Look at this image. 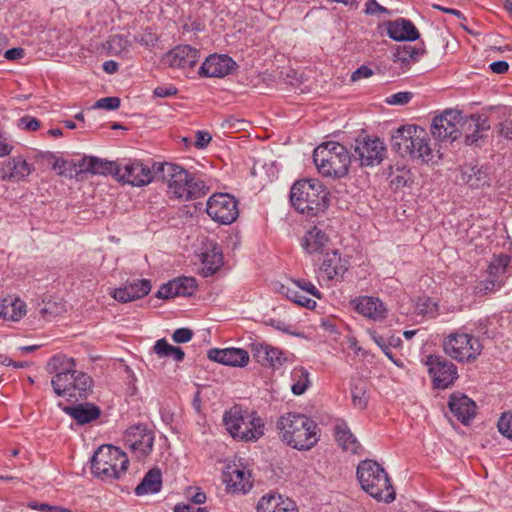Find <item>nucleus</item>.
Masks as SVG:
<instances>
[{"label":"nucleus","instance_id":"nucleus-39","mask_svg":"<svg viewBox=\"0 0 512 512\" xmlns=\"http://www.w3.org/2000/svg\"><path fill=\"white\" fill-rule=\"evenodd\" d=\"M291 391L294 395L304 394L311 386L310 373L303 366H296L290 373Z\"/></svg>","mask_w":512,"mask_h":512},{"label":"nucleus","instance_id":"nucleus-40","mask_svg":"<svg viewBox=\"0 0 512 512\" xmlns=\"http://www.w3.org/2000/svg\"><path fill=\"white\" fill-rule=\"evenodd\" d=\"M26 314V305L20 299L0 301V318L18 321Z\"/></svg>","mask_w":512,"mask_h":512},{"label":"nucleus","instance_id":"nucleus-37","mask_svg":"<svg viewBox=\"0 0 512 512\" xmlns=\"http://www.w3.org/2000/svg\"><path fill=\"white\" fill-rule=\"evenodd\" d=\"M162 487V474L159 469L153 468L149 470L143 477L140 484L135 488L137 496L155 494L161 490Z\"/></svg>","mask_w":512,"mask_h":512},{"label":"nucleus","instance_id":"nucleus-13","mask_svg":"<svg viewBox=\"0 0 512 512\" xmlns=\"http://www.w3.org/2000/svg\"><path fill=\"white\" fill-rule=\"evenodd\" d=\"M353 158L361 167H373L379 165L385 158L386 146L378 137L358 138L354 144Z\"/></svg>","mask_w":512,"mask_h":512},{"label":"nucleus","instance_id":"nucleus-44","mask_svg":"<svg viewBox=\"0 0 512 512\" xmlns=\"http://www.w3.org/2000/svg\"><path fill=\"white\" fill-rule=\"evenodd\" d=\"M415 310L420 315L434 317L437 311V304L428 297H419Z\"/></svg>","mask_w":512,"mask_h":512},{"label":"nucleus","instance_id":"nucleus-61","mask_svg":"<svg viewBox=\"0 0 512 512\" xmlns=\"http://www.w3.org/2000/svg\"><path fill=\"white\" fill-rule=\"evenodd\" d=\"M499 133L506 139H512V119L506 120L500 124Z\"/></svg>","mask_w":512,"mask_h":512},{"label":"nucleus","instance_id":"nucleus-1","mask_svg":"<svg viewBox=\"0 0 512 512\" xmlns=\"http://www.w3.org/2000/svg\"><path fill=\"white\" fill-rule=\"evenodd\" d=\"M75 366V359L64 354H57L49 359L47 371L54 374L51 385L58 396L78 400L87 398L91 393L92 378L87 373L76 370Z\"/></svg>","mask_w":512,"mask_h":512},{"label":"nucleus","instance_id":"nucleus-56","mask_svg":"<svg viewBox=\"0 0 512 512\" xmlns=\"http://www.w3.org/2000/svg\"><path fill=\"white\" fill-rule=\"evenodd\" d=\"M373 75V71L368 66L362 65L359 68H357L352 74H351V81L356 82L360 79L369 78Z\"/></svg>","mask_w":512,"mask_h":512},{"label":"nucleus","instance_id":"nucleus-51","mask_svg":"<svg viewBox=\"0 0 512 512\" xmlns=\"http://www.w3.org/2000/svg\"><path fill=\"white\" fill-rule=\"evenodd\" d=\"M173 346L170 345L164 338L159 339L153 346L154 352L160 357H169Z\"/></svg>","mask_w":512,"mask_h":512},{"label":"nucleus","instance_id":"nucleus-38","mask_svg":"<svg viewBox=\"0 0 512 512\" xmlns=\"http://www.w3.org/2000/svg\"><path fill=\"white\" fill-rule=\"evenodd\" d=\"M425 53L423 45L406 44L397 47L394 53V62L400 63L401 66H409L411 63L417 62Z\"/></svg>","mask_w":512,"mask_h":512},{"label":"nucleus","instance_id":"nucleus-34","mask_svg":"<svg viewBox=\"0 0 512 512\" xmlns=\"http://www.w3.org/2000/svg\"><path fill=\"white\" fill-rule=\"evenodd\" d=\"M335 438L343 450L352 454H357L361 450V445L356 437L351 433L347 423L338 420L334 426Z\"/></svg>","mask_w":512,"mask_h":512},{"label":"nucleus","instance_id":"nucleus-17","mask_svg":"<svg viewBox=\"0 0 512 512\" xmlns=\"http://www.w3.org/2000/svg\"><path fill=\"white\" fill-rule=\"evenodd\" d=\"M223 481L231 493L246 494L252 488L251 473L241 464L228 465Z\"/></svg>","mask_w":512,"mask_h":512},{"label":"nucleus","instance_id":"nucleus-41","mask_svg":"<svg viewBox=\"0 0 512 512\" xmlns=\"http://www.w3.org/2000/svg\"><path fill=\"white\" fill-rule=\"evenodd\" d=\"M283 290L284 294L289 300L301 307L313 309L316 306L315 300L307 297L306 295H303L302 291H300L294 285L292 287H283Z\"/></svg>","mask_w":512,"mask_h":512},{"label":"nucleus","instance_id":"nucleus-54","mask_svg":"<svg viewBox=\"0 0 512 512\" xmlns=\"http://www.w3.org/2000/svg\"><path fill=\"white\" fill-rule=\"evenodd\" d=\"M193 333L188 328H179L172 334V339L176 343H186L191 340Z\"/></svg>","mask_w":512,"mask_h":512},{"label":"nucleus","instance_id":"nucleus-53","mask_svg":"<svg viewBox=\"0 0 512 512\" xmlns=\"http://www.w3.org/2000/svg\"><path fill=\"white\" fill-rule=\"evenodd\" d=\"M18 126L27 131H36L40 127L39 121L31 116H24L19 119Z\"/></svg>","mask_w":512,"mask_h":512},{"label":"nucleus","instance_id":"nucleus-14","mask_svg":"<svg viewBox=\"0 0 512 512\" xmlns=\"http://www.w3.org/2000/svg\"><path fill=\"white\" fill-rule=\"evenodd\" d=\"M206 212L214 221L228 225L239 215L238 202L229 194L217 193L208 199Z\"/></svg>","mask_w":512,"mask_h":512},{"label":"nucleus","instance_id":"nucleus-31","mask_svg":"<svg viewBox=\"0 0 512 512\" xmlns=\"http://www.w3.org/2000/svg\"><path fill=\"white\" fill-rule=\"evenodd\" d=\"M465 129L462 131L466 132L465 143L467 145L476 144L483 137V132L490 129V123L486 116L473 114L465 119Z\"/></svg>","mask_w":512,"mask_h":512},{"label":"nucleus","instance_id":"nucleus-33","mask_svg":"<svg viewBox=\"0 0 512 512\" xmlns=\"http://www.w3.org/2000/svg\"><path fill=\"white\" fill-rule=\"evenodd\" d=\"M63 411L81 425L98 419L101 413L99 407L91 403L66 406L63 408Z\"/></svg>","mask_w":512,"mask_h":512},{"label":"nucleus","instance_id":"nucleus-62","mask_svg":"<svg viewBox=\"0 0 512 512\" xmlns=\"http://www.w3.org/2000/svg\"><path fill=\"white\" fill-rule=\"evenodd\" d=\"M12 146L8 144L7 140L0 135V157L10 154Z\"/></svg>","mask_w":512,"mask_h":512},{"label":"nucleus","instance_id":"nucleus-36","mask_svg":"<svg viewBox=\"0 0 512 512\" xmlns=\"http://www.w3.org/2000/svg\"><path fill=\"white\" fill-rule=\"evenodd\" d=\"M203 275L205 277L216 273L223 265L222 250L217 245H210L202 253Z\"/></svg>","mask_w":512,"mask_h":512},{"label":"nucleus","instance_id":"nucleus-18","mask_svg":"<svg viewBox=\"0 0 512 512\" xmlns=\"http://www.w3.org/2000/svg\"><path fill=\"white\" fill-rule=\"evenodd\" d=\"M200 53L190 45H178L166 53L162 59L163 64L171 68L186 69L197 64Z\"/></svg>","mask_w":512,"mask_h":512},{"label":"nucleus","instance_id":"nucleus-57","mask_svg":"<svg viewBox=\"0 0 512 512\" xmlns=\"http://www.w3.org/2000/svg\"><path fill=\"white\" fill-rule=\"evenodd\" d=\"M212 136L210 133L205 131H197L196 139H195V147L199 149L206 148L208 144L211 142Z\"/></svg>","mask_w":512,"mask_h":512},{"label":"nucleus","instance_id":"nucleus-49","mask_svg":"<svg viewBox=\"0 0 512 512\" xmlns=\"http://www.w3.org/2000/svg\"><path fill=\"white\" fill-rule=\"evenodd\" d=\"M120 106L118 97H104L96 101L94 107L105 110H116Z\"/></svg>","mask_w":512,"mask_h":512},{"label":"nucleus","instance_id":"nucleus-50","mask_svg":"<svg viewBox=\"0 0 512 512\" xmlns=\"http://www.w3.org/2000/svg\"><path fill=\"white\" fill-rule=\"evenodd\" d=\"M364 12L367 15H378L388 14L389 10L384 6L380 5L376 0H368L365 4Z\"/></svg>","mask_w":512,"mask_h":512},{"label":"nucleus","instance_id":"nucleus-30","mask_svg":"<svg viewBox=\"0 0 512 512\" xmlns=\"http://www.w3.org/2000/svg\"><path fill=\"white\" fill-rule=\"evenodd\" d=\"M461 181L473 189L488 186L490 174L487 168L476 164H465L461 167Z\"/></svg>","mask_w":512,"mask_h":512},{"label":"nucleus","instance_id":"nucleus-24","mask_svg":"<svg viewBox=\"0 0 512 512\" xmlns=\"http://www.w3.org/2000/svg\"><path fill=\"white\" fill-rule=\"evenodd\" d=\"M257 512H298L293 500L279 493H267L257 503Z\"/></svg>","mask_w":512,"mask_h":512},{"label":"nucleus","instance_id":"nucleus-3","mask_svg":"<svg viewBox=\"0 0 512 512\" xmlns=\"http://www.w3.org/2000/svg\"><path fill=\"white\" fill-rule=\"evenodd\" d=\"M276 427L281 441L299 451L312 449L320 438L318 424L302 413L288 412L281 415Z\"/></svg>","mask_w":512,"mask_h":512},{"label":"nucleus","instance_id":"nucleus-32","mask_svg":"<svg viewBox=\"0 0 512 512\" xmlns=\"http://www.w3.org/2000/svg\"><path fill=\"white\" fill-rule=\"evenodd\" d=\"M31 172V165L23 157H14L1 168V177L13 182H19L29 176Z\"/></svg>","mask_w":512,"mask_h":512},{"label":"nucleus","instance_id":"nucleus-59","mask_svg":"<svg viewBox=\"0 0 512 512\" xmlns=\"http://www.w3.org/2000/svg\"><path fill=\"white\" fill-rule=\"evenodd\" d=\"M489 67L492 72H494L496 74H503L508 71L509 64L506 61L500 60V61L492 62L489 65Z\"/></svg>","mask_w":512,"mask_h":512},{"label":"nucleus","instance_id":"nucleus-9","mask_svg":"<svg viewBox=\"0 0 512 512\" xmlns=\"http://www.w3.org/2000/svg\"><path fill=\"white\" fill-rule=\"evenodd\" d=\"M328 192L315 179H304L293 184L290 192L292 205L302 214L315 216L327 207Z\"/></svg>","mask_w":512,"mask_h":512},{"label":"nucleus","instance_id":"nucleus-11","mask_svg":"<svg viewBox=\"0 0 512 512\" xmlns=\"http://www.w3.org/2000/svg\"><path fill=\"white\" fill-rule=\"evenodd\" d=\"M445 353L458 362H470L475 360L482 350L477 338L464 332L449 334L443 341Z\"/></svg>","mask_w":512,"mask_h":512},{"label":"nucleus","instance_id":"nucleus-6","mask_svg":"<svg viewBox=\"0 0 512 512\" xmlns=\"http://www.w3.org/2000/svg\"><path fill=\"white\" fill-rule=\"evenodd\" d=\"M222 422L228 434L239 441H257L264 435V420L256 412H248L238 405L224 412Z\"/></svg>","mask_w":512,"mask_h":512},{"label":"nucleus","instance_id":"nucleus-26","mask_svg":"<svg viewBox=\"0 0 512 512\" xmlns=\"http://www.w3.org/2000/svg\"><path fill=\"white\" fill-rule=\"evenodd\" d=\"M387 34L395 41H415L420 36L415 25L405 18L390 21L387 26Z\"/></svg>","mask_w":512,"mask_h":512},{"label":"nucleus","instance_id":"nucleus-28","mask_svg":"<svg viewBox=\"0 0 512 512\" xmlns=\"http://www.w3.org/2000/svg\"><path fill=\"white\" fill-rule=\"evenodd\" d=\"M329 242L328 235L319 229L313 227L309 229L301 239V247L308 255L322 254Z\"/></svg>","mask_w":512,"mask_h":512},{"label":"nucleus","instance_id":"nucleus-23","mask_svg":"<svg viewBox=\"0 0 512 512\" xmlns=\"http://www.w3.org/2000/svg\"><path fill=\"white\" fill-rule=\"evenodd\" d=\"M351 303L354 309L366 318L379 321L386 317L387 309L379 298L360 296L355 298Z\"/></svg>","mask_w":512,"mask_h":512},{"label":"nucleus","instance_id":"nucleus-63","mask_svg":"<svg viewBox=\"0 0 512 512\" xmlns=\"http://www.w3.org/2000/svg\"><path fill=\"white\" fill-rule=\"evenodd\" d=\"M118 68V63L113 60L105 61L103 63V70L109 74L115 73L118 70Z\"/></svg>","mask_w":512,"mask_h":512},{"label":"nucleus","instance_id":"nucleus-4","mask_svg":"<svg viewBox=\"0 0 512 512\" xmlns=\"http://www.w3.org/2000/svg\"><path fill=\"white\" fill-rule=\"evenodd\" d=\"M159 170L171 198L188 201L200 198L208 191V186L200 177H196L179 165L164 163Z\"/></svg>","mask_w":512,"mask_h":512},{"label":"nucleus","instance_id":"nucleus-25","mask_svg":"<svg viewBox=\"0 0 512 512\" xmlns=\"http://www.w3.org/2000/svg\"><path fill=\"white\" fill-rule=\"evenodd\" d=\"M151 290L150 281L146 279L137 280L126 284L123 287L114 289L111 296L121 303H127L136 299L143 298Z\"/></svg>","mask_w":512,"mask_h":512},{"label":"nucleus","instance_id":"nucleus-21","mask_svg":"<svg viewBox=\"0 0 512 512\" xmlns=\"http://www.w3.org/2000/svg\"><path fill=\"white\" fill-rule=\"evenodd\" d=\"M235 61L228 55H210L200 67V75L205 77H224L234 68Z\"/></svg>","mask_w":512,"mask_h":512},{"label":"nucleus","instance_id":"nucleus-46","mask_svg":"<svg viewBox=\"0 0 512 512\" xmlns=\"http://www.w3.org/2000/svg\"><path fill=\"white\" fill-rule=\"evenodd\" d=\"M497 427L502 435L512 440V411L501 416Z\"/></svg>","mask_w":512,"mask_h":512},{"label":"nucleus","instance_id":"nucleus-15","mask_svg":"<svg viewBox=\"0 0 512 512\" xmlns=\"http://www.w3.org/2000/svg\"><path fill=\"white\" fill-rule=\"evenodd\" d=\"M425 366L435 388L446 389L457 379V367L442 356L429 355L426 358Z\"/></svg>","mask_w":512,"mask_h":512},{"label":"nucleus","instance_id":"nucleus-35","mask_svg":"<svg viewBox=\"0 0 512 512\" xmlns=\"http://www.w3.org/2000/svg\"><path fill=\"white\" fill-rule=\"evenodd\" d=\"M509 263L510 258L507 255H501L490 263L488 271L491 279L487 281V290H497L503 286L505 278L504 274L506 273Z\"/></svg>","mask_w":512,"mask_h":512},{"label":"nucleus","instance_id":"nucleus-16","mask_svg":"<svg viewBox=\"0 0 512 512\" xmlns=\"http://www.w3.org/2000/svg\"><path fill=\"white\" fill-rule=\"evenodd\" d=\"M154 438V432L146 425L137 424L126 430L124 441L136 457L142 459L151 453Z\"/></svg>","mask_w":512,"mask_h":512},{"label":"nucleus","instance_id":"nucleus-22","mask_svg":"<svg viewBox=\"0 0 512 512\" xmlns=\"http://www.w3.org/2000/svg\"><path fill=\"white\" fill-rule=\"evenodd\" d=\"M208 358L232 367H244L249 362V354L242 348L210 349L208 351Z\"/></svg>","mask_w":512,"mask_h":512},{"label":"nucleus","instance_id":"nucleus-55","mask_svg":"<svg viewBox=\"0 0 512 512\" xmlns=\"http://www.w3.org/2000/svg\"><path fill=\"white\" fill-rule=\"evenodd\" d=\"M177 88L173 85L158 86L154 89V95L160 98H167L176 95Z\"/></svg>","mask_w":512,"mask_h":512},{"label":"nucleus","instance_id":"nucleus-5","mask_svg":"<svg viewBox=\"0 0 512 512\" xmlns=\"http://www.w3.org/2000/svg\"><path fill=\"white\" fill-rule=\"evenodd\" d=\"M392 147L402 156H410L424 163L432 162L434 153L427 131L417 125H403L392 134Z\"/></svg>","mask_w":512,"mask_h":512},{"label":"nucleus","instance_id":"nucleus-8","mask_svg":"<svg viewBox=\"0 0 512 512\" xmlns=\"http://www.w3.org/2000/svg\"><path fill=\"white\" fill-rule=\"evenodd\" d=\"M357 478L361 488L378 501L390 503L395 491L385 469L374 460H363L357 467Z\"/></svg>","mask_w":512,"mask_h":512},{"label":"nucleus","instance_id":"nucleus-42","mask_svg":"<svg viewBox=\"0 0 512 512\" xmlns=\"http://www.w3.org/2000/svg\"><path fill=\"white\" fill-rule=\"evenodd\" d=\"M351 396L354 407L358 409L366 408L369 396L367 392V386L364 382L359 381L352 386Z\"/></svg>","mask_w":512,"mask_h":512},{"label":"nucleus","instance_id":"nucleus-58","mask_svg":"<svg viewBox=\"0 0 512 512\" xmlns=\"http://www.w3.org/2000/svg\"><path fill=\"white\" fill-rule=\"evenodd\" d=\"M24 55H25V51L23 48H20V47L8 49L4 53V57L7 60H12V61L19 60V59L23 58Z\"/></svg>","mask_w":512,"mask_h":512},{"label":"nucleus","instance_id":"nucleus-29","mask_svg":"<svg viewBox=\"0 0 512 512\" xmlns=\"http://www.w3.org/2000/svg\"><path fill=\"white\" fill-rule=\"evenodd\" d=\"M449 408L453 415L463 424H468L475 416L476 405L466 395H452L449 400Z\"/></svg>","mask_w":512,"mask_h":512},{"label":"nucleus","instance_id":"nucleus-45","mask_svg":"<svg viewBox=\"0 0 512 512\" xmlns=\"http://www.w3.org/2000/svg\"><path fill=\"white\" fill-rule=\"evenodd\" d=\"M369 335L373 342L383 351V353L397 366H401L400 363L395 359V356L390 349V345H388L387 339L382 335L378 334L376 331H369Z\"/></svg>","mask_w":512,"mask_h":512},{"label":"nucleus","instance_id":"nucleus-47","mask_svg":"<svg viewBox=\"0 0 512 512\" xmlns=\"http://www.w3.org/2000/svg\"><path fill=\"white\" fill-rule=\"evenodd\" d=\"M292 284L302 292H305V293H307L311 296H314L318 299L321 298V293L316 288V286L310 281H307L304 279H297V280H293Z\"/></svg>","mask_w":512,"mask_h":512},{"label":"nucleus","instance_id":"nucleus-43","mask_svg":"<svg viewBox=\"0 0 512 512\" xmlns=\"http://www.w3.org/2000/svg\"><path fill=\"white\" fill-rule=\"evenodd\" d=\"M108 50L113 55H121L128 52L130 46V40L125 35H113L107 41Z\"/></svg>","mask_w":512,"mask_h":512},{"label":"nucleus","instance_id":"nucleus-27","mask_svg":"<svg viewBox=\"0 0 512 512\" xmlns=\"http://www.w3.org/2000/svg\"><path fill=\"white\" fill-rule=\"evenodd\" d=\"M348 270V260L342 258L338 250L325 253L320 272L329 280L342 277Z\"/></svg>","mask_w":512,"mask_h":512},{"label":"nucleus","instance_id":"nucleus-60","mask_svg":"<svg viewBox=\"0 0 512 512\" xmlns=\"http://www.w3.org/2000/svg\"><path fill=\"white\" fill-rule=\"evenodd\" d=\"M275 328L279 331H282L283 333L296 336V337H303L304 335L300 332H296L292 329L291 325L285 324L284 322L278 321L275 325Z\"/></svg>","mask_w":512,"mask_h":512},{"label":"nucleus","instance_id":"nucleus-52","mask_svg":"<svg viewBox=\"0 0 512 512\" xmlns=\"http://www.w3.org/2000/svg\"><path fill=\"white\" fill-rule=\"evenodd\" d=\"M135 40L145 47H154L158 41V37L151 31H145L141 35L135 37Z\"/></svg>","mask_w":512,"mask_h":512},{"label":"nucleus","instance_id":"nucleus-10","mask_svg":"<svg viewBox=\"0 0 512 512\" xmlns=\"http://www.w3.org/2000/svg\"><path fill=\"white\" fill-rule=\"evenodd\" d=\"M126 453L113 445L100 446L92 456L91 468L94 475L101 479H119L127 471Z\"/></svg>","mask_w":512,"mask_h":512},{"label":"nucleus","instance_id":"nucleus-64","mask_svg":"<svg viewBox=\"0 0 512 512\" xmlns=\"http://www.w3.org/2000/svg\"><path fill=\"white\" fill-rule=\"evenodd\" d=\"M191 501L195 504H203L206 501V494L197 489L193 495H191Z\"/></svg>","mask_w":512,"mask_h":512},{"label":"nucleus","instance_id":"nucleus-19","mask_svg":"<svg viewBox=\"0 0 512 512\" xmlns=\"http://www.w3.org/2000/svg\"><path fill=\"white\" fill-rule=\"evenodd\" d=\"M251 352L258 363L273 368L282 366L287 360L284 351L267 343H252Z\"/></svg>","mask_w":512,"mask_h":512},{"label":"nucleus","instance_id":"nucleus-2","mask_svg":"<svg viewBox=\"0 0 512 512\" xmlns=\"http://www.w3.org/2000/svg\"><path fill=\"white\" fill-rule=\"evenodd\" d=\"M81 170L93 174H114L123 183L132 186H145L152 182L153 171L138 160L122 159L117 162L102 161L96 157H85L81 163Z\"/></svg>","mask_w":512,"mask_h":512},{"label":"nucleus","instance_id":"nucleus-48","mask_svg":"<svg viewBox=\"0 0 512 512\" xmlns=\"http://www.w3.org/2000/svg\"><path fill=\"white\" fill-rule=\"evenodd\" d=\"M413 98V93L409 91H401L394 93L386 98L389 105H406Z\"/></svg>","mask_w":512,"mask_h":512},{"label":"nucleus","instance_id":"nucleus-7","mask_svg":"<svg viewBox=\"0 0 512 512\" xmlns=\"http://www.w3.org/2000/svg\"><path fill=\"white\" fill-rule=\"evenodd\" d=\"M313 161L321 175L342 178L348 173L351 155L344 145L328 141L315 148Z\"/></svg>","mask_w":512,"mask_h":512},{"label":"nucleus","instance_id":"nucleus-20","mask_svg":"<svg viewBox=\"0 0 512 512\" xmlns=\"http://www.w3.org/2000/svg\"><path fill=\"white\" fill-rule=\"evenodd\" d=\"M196 280L192 277H179L163 284L156 296L160 299H170L178 296H191L196 290Z\"/></svg>","mask_w":512,"mask_h":512},{"label":"nucleus","instance_id":"nucleus-12","mask_svg":"<svg viewBox=\"0 0 512 512\" xmlns=\"http://www.w3.org/2000/svg\"><path fill=\"white\" fill-rule=\"evenodd\" d=\"M465 117L461 111L447 109L433 118L431 133L438 140H456L465 129Z\"/></svg>","mask_w":512,"mask_h":512}]
</instances>
